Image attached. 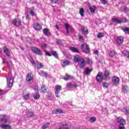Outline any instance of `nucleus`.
<instances>
[{"mask_svg":"<svg viewBox=\"0 0 129 129\" xmlns=\"http://www.w3.org/2000/svg\"><path fill=\"white\" fill-rule=\"evenodd\" d=\"M81 48L84 52V53H86V54H88V53H89L90 52V49L89 48V46L87 43H83L81 45Z\"/></svg>","mask_w":129,"mask_h":129,"instance_id":"1","label":"nucleus"},{"mask_svg":"<svg viewBox=\"0 0 129 129\" xmlns=\"http://www.w3.org/2000/svg\"><path fill=\"white\" fill-rule=\"evenodd\" d=\"M34 79V75L32 74H28L26 76V82L28 84H31L33 82Z\"/></svg>","mask_w":129,"mask_h":129,"instance_id":"2","label":"nucleus"},{"mask_svg":"<svg viewBox=\"0 0 129 129\" xmlns=\"http://www.w3.org/2000/svg\"><path fill=\"white\" fill-rule=\"evenodd\" d=\"M54 90L56 97H60V96H59L58 94H59V91H61V90H62V88L61 87V86L56 85Z\"/></svg>","mask_w":129,"mask_h":129,"instance_id":"3","label":"nucleus"},{"mask_svg":"<svg viewBox=\"0 0 129 129\" xmlns=\"http://www.w3.org/2000/svg\"><path fill=\"white\" fill-rule=\"evenodd\" d=\"M31 50L33 52V53H35V54H37V55H42V51H41V50L37 47H33L31 48Z\"/></svg>","mask_w":129,"mask_h":129,"instance_id":"4","label":"nucleus"},{"mask_svg":"<svg viewBox=\"0 0 129 129\" xmlns=\"http://www.w3.org/2000/svg\"><path fill=\"white\" fill-rule=\"evenodd\" d=\"M0 120H1L2 121H4L5 123L8 122V121L9 123H11V122H12L11 120L9 121V119H8V118H7L6 116L3 115H0Z\"/></svg>","mask_w":129,"mask_h":129,"instance_id":"5","label":"nucleus"},{"mask_svg":"<svg viewBox=\"0 0 129 129\" xmlns=\"http://www.w3.org/2000/svg\"><path fill=\"white\" fill-rule=\"evenodd\" d=\"M104 76L105 80H106V81H108L109 79H110V72H109V71H105Z\"/></svg>","mask_w":129,"mask_h":129,"instance_id":"6","label":"nucleus"},{"mask_svg":"<svg viewBox=\"0 0 129 129\" xmlns=\"http://www.w3.org/2000/svg\"><path fill=\"white\" fill-rule=\"evenodd\" d=\"M96 80L98 82H102L103 80V78H102V73H98L96 76Z\"/></svg>","mask_w":129,"mask_h":129,"instance_id":"7","label":"nucleus"},{"mask_svg":"<svg viewBox=\"0 0 129 129\" xmlns=\"http://www.w3.org/2000/svg\"><path fill=\"white\" fill-rule=\"evenodd\" d=\"M117 121L120 123V125H124L125 124V120L122 118L121 117L117 118Z\"/></svg>","mask_w":129,"mask_h":129,"instance_id":"8","label":"nucleus"},{"mask_svg":"<svg viewBox=\"0 0 129 129\" xmlns=\"http://www.w3.org/2000/svg\"><path fill=\"white\" fill-rule=\"evenodd\" d=\"M81 30L82 34L85 36H86V35L88 34V29H87V28L84 26H82Z\"/></svg>","mask_w":129,"mask_h":129,"instance_id":"9","label":"nucleus"},{"mask_svg":"<svg viewBox=\"0 0 129 129\" xmlns=\"http://www.w3.org/2000/svg\"><path fill=\"white\" fill-rule=\"evenodd\" d=\"M13 24L14 26L19 27V26H21V20L20 19H14L13 20Z\"/></svg>","mask_w":129,"mask_h":129,"instance_id":"10","label":"nucleus"},{"mask_svg":"<svg viewBox=\"0 0 129 129\" xmlns=\"http://www.w3.org/2000/svg\"><path fill=\"white\" fill-rule=\"evenodd\" d=\"M86 65V63H85V59L82 58L80 60V63H79V66L82 69L84 68V67Z\"/></svg>","mask_w":129,"mask_h":129,"instance_id":"11","label":"nucleus"},{"mask_svg":"<svg viewBox=\"0 0 129 129\" xmlns=\"http://www.w3.org/2000/svg\"><path fill=\"white\" fill-rule=\"evenodd\" d=\"M112 80L113 83H115V84H118L119 83V78L116 76H114Z\"/></svg>","mask_w":129,"mask_h":129,"instance_id":"12","label":"nucleus"},{"mask_svg":"<svg viewBox=\"0 0 129 129\" xmlns=\"http://www.w3.org/2000/svg\"><path fill=\"white\" fill-rule=\"evenodd\" d=\"M7 83L8 87L11 88L12 86H13V84L14 83V78H13V77H11L9 80V81L7 82Z\"/></svg>","mask_w":129,"mask_h":129,"instance_id":"13","label":"nucleus"},{"mask_svg":"<svg viewBox=\"0 0 129 129\" xmlns=\"http://www.w3.org/2000/svg\"><path fill=\"white\" fill-rule=\"evenodd\" d=\"M0 127L4 129H11L12 128V126L9 124H0Z\"/></svg>","mask_w":129,"mask_h":129,"instance_id":"14","label":"nucleus"},{"mask_svg":"<svg viewBox=\"0 0 129 129\" xmlns=\"http://www.w3.org/2000/svg\"><path fill=\"white\" fill-rule=\"evenodd\" d=\"M123 42V37L118 36L117 39V43L118 45H121Z\"/></svg>","mask_w":129,"mask_h":129,"instance_id":"15","label":"nucleus"},{"mask_svg":"<svg viewBox=\"0 0 129 129\" xmlns=\"http://www.w3.org/2000/svg\"><path fill=\"white\" fill-rule=\"evenodd\" d=\"M43 34L45 35V36H51V32H50V30L48 28H44L43 29Z\"/></svg>","mask_w":129,"mask_h":129,"instance_id":"16","label":"nucleus"},{"mask_svg":"<svg viewBox=\"0 0 129 129\" xmlns=\"http://www.w3.org/2000/svg\"><path fill=\"white\" fill-rule=\"evenodd\" d=\"M33 27L36 31H40L42 29V26L38 23L34 24Z\"/></svg>","mask_w":129,"mask_h":129,"instance_id":"17","label":"nucleus"},{"mask_svg":"<svg viewBox=\"0 0 129 129\" xmlns=\"http://www.w3.org/2000/svg\"><path fill=\"white\" fill-rule=\"evenodd\" d=\"M61 65L62 67H65V66H67V65H69V64H70V62L67 59L61 60Z\"/></svg>","mask_w":129,"mask_h":129,"instance_id":"18","label":"nucleus"},{"mask_svg":"<svg viewBox=\"0 0 129 129\" xmlns=\"http://www.w3.org/2000/svg\"><path fill=\"white\" fill-rule=\"evenodd\" d=\"M3 50L4 52L7 56H11V53L10 52V51H9V48H7V47L5 46L3 47Z\"/></svg>","mask_w":129,"mask_h":129,"instance_id":"19","label":"nucleus"},{"mask_svg":"<svg viewBox=\"0 0 129 129\" xmlns=\"http://www.w3.org/2000/svg\"><path fill=\"white\" fill-rule=\"evenodd\" d=\"M23 95L24 99L27 100L30 98V92H28V93L26 94V91H24L23 92Z\"/></svg>","mask_w":129,"mask_h":129,"instance_id":"20","label":"nucleus"},{"mask_svg":"<svg viewBox=\"0 0 129 129\" xmlns=\"http://www.w3.org/2000/svg\"><path fill=\"white\" fill-rule=\"evenodd\" d=\"M41 93H43V94H45L47 92V89H46V86L45 85H42L41 86Z\"/></svg>","mask_w":129,"mask_h":129,"instance_id":"21","label":"nucleus"},{"mask_svg":"<svg viewBox=\"0 0 129 129\" xmlns=\"http://www.w3.org/2000/svg\"><path fill=\"white\" fill-rule=\"evenodd\" d=\"M92 71V69H89L88 68H86L85 70V73L86 75H89L90 73H91V72Z\"/></svg>","mask_w":129,"mask_h":129,"instance_id":"22","label":"nucleus"},{"mask_svg":"<svg viewBox=\"0 0 129 129\" xmlns=\"http://www.w3.org/2000/svg\"><path fill=\"white\" fill-rule=\"evenodd\" d=\"M62 79L64 80H68V79H73V77H71V76L69 74H66V77H63Z\"/></svg>","mask_w":129,"mask_h":129,"instance_id":"23","label":"nucleus"},{"mask_svg":"<svg viewBox=\"0 0 129 129\" xmlns=\"http://www.w3.org/2000/svg\"><path fill=\"white\" fill-rule=\"evenodd\" d=\"M36 64L38 69H41L43 67V64L40 61H37Z\"/></svg>","mask_w":129,"mask_h":129,"instance_id":"24","label":"nucleus"},{"mask_svg":"<svg viewBox=\"0 0 129 129\" xmlns=\"http://www.w3.org/2000/svg\"><path fill=\"white\" fill-rule=\"evenodd\" d=\"M121 29L125 33V34H127L129 35V28L127 27L122 28Z\"/></svg>","mask_w":129,"mask_h":129,"instance_id":"25","label":"nucleus"},{"mask_svg":"<svg viewBox=\"0 0 129 129\" xmlns=\"http://www.w3.org/2000/svg\"><path fill=\"white\" fill-rule=\"evenodd\" d=\"M112 22H114L115 23H117V24H121V21L118 20L117 18H112Z\"/></svg>","mask_w":129,"mask_h":129,"instance_id":"26","label":"nucleus"},{"mask_svg":"<svg viewBox=\"0 0 129 129\" xmlns=\"http://www.w3.org/2000/svg\"><path fill=\"white\" fill-rule=\"evenodd\" d=\"M49 126H50V123L48 122L46 124H45L41 126V129L48 128V127H49Z\"/></svg>","mask_w":129,"mask_h":129,"instance_id":"27","label":"nucleus"},{"mask_svg":"<svg viewBox=\"0 0 129 129\" xmlns=\"http://www.w3.org/2000/svg\"><path fill=\"white\" fill-rule=\"evenodd\" d=\"M70 50L76 53H79V50L76 47H70Z\"/></svg>","mask_w":129,"mask_h":129,"instance_id":"28","label":"nucleus"},{"mask_svg":"<svg viewBox=\"0 0 129 129\" xmlns=\"http://www.w3.org/2000/svg\"><path fill=\"white\" fill-rule=\"evenodd\" d=\"M39 74L40 76H42L43 77H47L48 76V74L43 71H41Z\"/></svg>","mask_w":129,"mask_h":129,"instance_id":"29","label":"nucleus"},{"mask_svg":"<svg viewBox=\"0 0 129 129\" xmlns=\"http://www.w3.org/2000/svg\"><path fill=\"white\" fill-rule=\"evenodd\" d=\"M89 10L91 13H94L95 12V10H96V7L92 6L89 8Z\"/></svg>","mask_w":129,"mask_h":129,"instance_id":"30","label":"nucleus"},{"mask_svg":"<svg viewBox=\"0 0 129 129\" xmlns=\"http://www.w3.org/2000/svg\"><path fill=\"white\" fill-rule=\"evenodd\" d=\"M97 38L99 39L100 38H102V37H104V33L103 32H99L97 35Z\"/></svg>","mask_w":129,"mask_h":129,"instance_id":"31","label":"nucleus"},{"mask_svg":"<svg viewBox=\"0 0 129 129\" xmlns=\"http://www.w3.org/2000/svg\"><path fill=\"white\" fill-rule=\"evenodd\" d=\"M64 26H65L66 29L67 30V34H69V30L68 29H69V28H70V26L67 23H65Z\"/></svg>","mask_w":129,"mask_h":129,"instance_id":"32","label":"nucleus"},{"mask_svg":"<svg viewBox=\"0 0 129 129\" xmlns=\"http://www.w3.org/2000/svg\"><path fill=\"white\" fill-rule=\"evenodd\" d=\"M80 60V57H79V55L75 56L74 58V62H79Z\"/></svg>","mask_w":129,"mask_h":129,"instance_id":"33","label":"nucleus"},{"mask_svg":"<svg viewBox=\"0 0 129 129\" xmlns=\"http://www.w3.org/2000/svg\"><path fill=\"white\" fill-rule=\"evenodd\" d=\"M54 111L55 112V113H56V114H58L59 113H63V111H62V110L60 109H55L54 110Z\"/></svg>","mask_w":129,"mask_h":129,"instance_id":"34","label":"nucleus"},{"mask_svg":"<svg viewBox=\"0 0 129 129\" xmlns=\"http://www.w3.org/2000/svg\"><path fill=\"white\" fill-rule=\"evenodd\" d=\"M109 55L110 57H114V56L115 55V52H114V50L110 51L109 52Z\"/></svg>","mask_w":129,"mask_h":129,"instance_id":"35","label":"nucleus"},{"mask_svg":"<svg viewBox=\"0 0 129 129\" xmlns=\"http://www.w3.org/2000/svg\"><path fill=\"white\" fill-rule=\"evenodd\" d=\"M80 15H81V17H84V10L83 8L80 9Z\"/></svg>","mask_w":129,"mask_h":129,"instance_id":"36","label":"nucleus"},{"mask_svg":"<svg viewBox=\"0 0 129 129\" xmlns=\"http://www.w3.org/2000/svg\"><path fill=\"white\" fill-rule=\"evenodd\" d=\"M33 98L34 99H39L40 98V94L36 93L33 95Z\"/></svg>","mask_w":129,"mask_h":129,"instance_id":"37","label":"nucleus"},{"mask_svg":"<svg viewBox=\"0 0 129 129\" xmlns=\"http://www.w3.org/2000/svg\"><path fill=\"white\" fill-rule=\"evenodd\" d=\"M109 84L108 83H106V82H104L102 84V86L104 88H108V86H109Z\"/></svg>","mask_w":129,"mask_h":129,"instance_id":"38","label":"nucleus"},{"mask_svg":"<svg viewBox=\"0 0 129 129\" xmlns=\"http://www.w3.org/2000/svg\"><path fill=\"white\" fill-rule=\"evenodd\" d=\"M27 115L28 117H32V116H34V113H33L32 112H28L27 113Z\"/></svg>","mask_w":129,"mask_h":129,"instance_id":"39","label":"nucleus"},{"mask_svg":"<svg viewBox=\"0 0 129 129\" xmlns=\"http://www.w3.org/2000/svg\"><path fill=\"white\" fill-rule=\"evenodd\" d=\"M52 95V92L51 91L48 90L47 91V94H46V97H51Z\"/></svg>","mask_w":129,"mask_h":129,"instance_id":"40","label":"nucleus"},{"mask_svg":"<svg viewBox=\"0 0 129 129\" xmlns=\"http://www.w3.org/2000/svg\"><path fill=\"white\" fill-rule=\"evenodd\" d=\"M51 55H52V56H54L55 58H58V54H57V52L56 51H52Z\"/></svg>","mask_w":129,"mask_h":129,"instance_id":"41","label":"nucleus"},{"mask_svg":"<svg viewBox=\"0 0 129 129\" xmlns=\"http://www.w3.org/2000/svg\"><path fill=\"white\" fill-rule=\"evenodd\" d=\"M96 120V118L95 117H91L90 119V121L91 122H95V121Z\"/></svg>","mask_w":129,"mask_h":129,"instance_id":"42","label":"nucleus"},{"mask_svg":"<svg viewBox=\"0 0 129 129\" xmlns=\"http://www.w3.org/2000/svg\"><path fill=\"white\" fill-rule=\"evenodd\" d=\"M79 39L80 42H84V38H83V37L82 36L80 35Z\"/></svg>","mask_w":129,"mask_h":129,"instance_id":"43","label":"nucleus"},{"mask_svg":"<svg viewBox=\"0 0 129 129\" xmlns=\"http://www.w3.org/2000/svg\"><path fill=\"white\" fill-rule=\"evenodd\" d=\"M87 62L89 64V65H91V64H92V61H91L89 58L87 59Z\"/></svg>","mask_w":129,"mask_h":129,"instance_id":"44","label":"nucleus"},{"mask_svg":"<svg viewBox=\"0 0 129 129\" xmlns=\"http://www.w3.org/2000/svg\"><path fill=\"white\" fill-rule=\"evenodd\" d=\"M71 87H73V85L71 84V83H70L67 85V88H71Z\"/></svg>","mask_w":129,"mask_h":129,"instance_id":"45","label":"nucleus"},{"mask_svg":"<svg viewBox=\"0 0 129 129\" xmlns=\"http://www.w3.org/2000/svg\"><path fill=\"white\" fill-rule=\"evenodd\" d=\"M101 3L102 4V5H106V0H100Z\"/></svg>","mask_w":129,"mask_h":129,"instance_id":"46","label":"nucleus"},{"mask_svg":"<svg viewBox=\"0 0 129 129\" xmlns=\"http://www.w3.org/2000/svg\"><path fill=\"white\" fill-rule=\"evenodd\" d=\"M30 61L32 64V65H36L35 63V61H34V58H30Z\"/></svg>","mask_w":129,"mask_h":129,"instance_id":"47","label":"nucleus"},{"mask_svg":"<svg viewBox=\"0 0 129 129\" xmlns=\"http://www.w3.org/2000/svg\"><path fill=\"white\" fill-rule=\"evenodd\" d=\"M121 23H126V18L123 17L122 18V21H121Z\"/></svg>","mask_w":129,"mask_h":129,"instance_id":"48","label":"nucleus"},{"mask_svg":"<svg viewBox=\"0 0 129 129\" xmlns=\"http://www.w3.org/2000/svg\"><path fill=\"white\" fill-rule=\"evenodd\" d=\"M52 4H56V3H58V0H50Z\"/></svg>","mask_w":129,"mask_h":129,"instance_id":"49","label":"nucleus"},{"mask_svg":"<svg viewBox=\"0 0 129 129\" xmlns=\"http://www.w3.org/2000/svg\"><path fill=\"white\" fill-rule=\"evenodd\" d=\"M119 129H125L123 125H119Z\"/></svg>","mask_w":129,"mask_h":129,"instance_id":"50","label":"nucleus"},{"mask_svg":"<svg viewBox=\"0 0 129 129\" xmlns=\"http://www.w3.org/2000/svg\"><path fill=\"white\" fill-rule=\"evenodd\" d=\"M45 54L46 55H47V56H52V55H51V54H50V53H49V52L48 51H46Z\"/></svg>","mask_w":129,"mask_h":129,"instance_id":"51","label":"nucleus"},{"mask_svg":"<svg viewBox=\"0 0 129 129\" xmlns=\"http://www.w3.org/2000/svg\"><path fill=\"white\" fill-rule=\"evenodd\" d=\"M30 15H31V16H34L35 15V12H34V11H31L30 12Z\"/></svg>","mask_w":129,"mask_h":129,"instance_id":"52","label":"nucleus"},{"mask_svg":"<svg viewBox=\"0 0 129 129\" xmlns=\"http://www.w3.org/2000/svg\"><path fill=\"white\" fill-rule=\"evenodd\" d=\"M42 48H47V44H43L42 45Z\"/></svg>","mask_w":129,"mask_h":129,"instance_id":"53","label":"nucleus"},{"mask_svg":"<svg viewBox=\"0 0 129 129\" xmlns=\"http://www.w3.org/2000/svg\"><path fill=\"white\" fill-rule=\"evenodd\" d=\"M3 62L6 63V64H8V60L3 58Z\"/></svg>","mask_w":129,"mask_h":129,"instance_id":"54","label":"nucleus"},{"mask_svg":"<svg viewBox=\"0 0 129 129\" xmlns=\"http://www.w3.org/2000/svg\"><path fill=\"white\" fill-rule=\"evenodd\" d=\"M94 54L97 55V54H98V50H96L95 51H94Z\"/></svg>","mask_w":129,"mask_h":129,"instance_id":"55","label":"nucleus"},{"mask_svg":"<svg viewBox=\"0 0 129 129\" xmlns=\"http://www.w3.org/2000/svg\"><path fill=\"white\" fill-rule=\"evenodd\" d=\"M56 43H57V44H60V40H56Z\"/></svg>","mask_w":129,"mask_h":129,"instance_id":"56","label":"nucleus"},{"mask_svg":"<svg viewBox=\"0 0 129 129\" xmlns=\"http://www.w3.org/2000/svg\"><path fill=\"white\" fill-rule=\"evenodd\" d=\"M55 28H56L57 30H59V26L57 25H55Z\"/></svg>","mask_w":129,"mask_h":129,"instance_id":"57","label":"nucleus"},{"mask_svg":"<svg viewBox=\"0 0 129 129\" xmlns=\"http://www.w3.org/2000/svg\"><path fill=\"white\" fill-rule=\"evenodd\" d=\"M26 19H27V20H29L30 19L29 17V15L27 16Z\"/></svg>","mask_w":129,"mask_h":129,"instance_id":"58","label":"nucleus"},{"mask_svg":"<svg viewBox=\"0 0 129 129\" xmlns=\"http://www.w3.org/2000/svg\"><path fill=\"white\" fill-rule=\"evenodd\" d=\"M71 31L72 32H74V29L72 28L71 29Z\"/></svg>","mask_w":129,"mask_h":129,"instance_id":"59","label":"nucleus"},{"mask_svg":"<svg viewBox=\"0 0 129 129\" xmlns=\"http://www.w3.org/2000/svg\"><path fill=\"white\" fill-rule=\"evenodd\" d=\"M77 86H78V85H77L75 84V85H74V87L76 88V87H77Z\"/></svg>","mask_w":129,"mask_h":129,"instance_id":"60","label":"nucleus"},{"mask_svg":"<svg viewBox=\"0 0 129 129\" xmlns=\"http://www.w3.org/2000/svg\"><path fill=\"white\" fill-rule=\"evenodd\" d=\"M0 53H2V49H0Z\"/></svg>","mask_w":129,"mask_h":129,"instance_id":"61","label":"nucleus"},{"mask_svg":"<svg viewBox=\"0 0 129 129\" xmlns=\"http://www.w3.org/2000/svg\"><path fill=\"white\" fill-rule=\"evenodd\" d=\"M21 49H22V50H24V48H22V47H21Z\"/></svg>","mask_w":129,"mask_h":129,"instance_id":"62","label":"nucleus"},{"mask_svg":"<svg viewBox=\"0 0 129 129\" xmlns=\"http://www.w3.org/2000/svg\"><path fill=\"white\" fill-rule=\"evenodd\" d=\"M123 89L124 90H125V89H124V88H123Z\"/></svg>","mask_w":129,"mask_h":129,"instance_id":"63","label":"nucleus"},{"mask_svg":"<svg viewBox=\"0 0 129 129\" xmlns=\"http://www.w3.org/2000/svg\"><path fill=\"white\" fill-rule=\"evenodd\" d=\"M7 80H8V78H7Z\"/></svg>","mask_w":129,"mask_h":129,"instance_id":"64","label":"nucleus"}]
</instances>
